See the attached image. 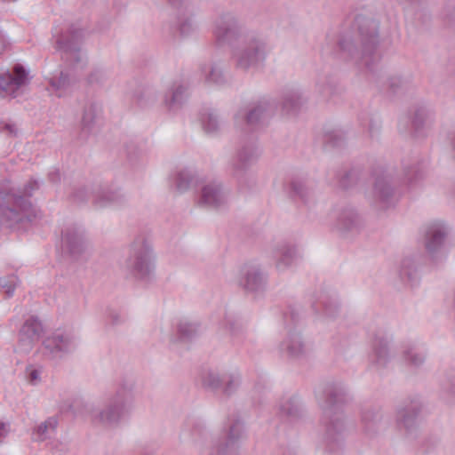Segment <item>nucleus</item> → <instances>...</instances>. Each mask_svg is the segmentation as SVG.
I'll use <instances>...</instances> for the list:
<instances>
[{
	"mask_svg": "<svg viewBox=\"0 0 455 455\" xmlns=\"http://www.w3.org/2000/svg\"><path fill=\"white\" fill-rule=\"evenodd\" d=\"M201 70L205 76V82L208 84L220 85L226 82L224 74L217 64L204 65Z\"/></svg>",
	"mask_w": 455,
	"mask_h": 455,
	"instance_id": "obj_41",
	"label": "nucleus"
},
{
	"mask_svg": "<svg viewBox=\"0 0 455 455\" xmlns=\"http://www.w3.org/2000/svg\"><path fill=\"white\" fill-rule=\"evenodd\" d=\"M177 10V28L181 36H188L196 30L188 0H169Z\"/></svg>",
	"mask_w": 455,
	"mask_h": 455,
	"instance_id": "obj_20",
	"label": "nucleus"
},
{
	"mask_svg": "<svg viewBox=\"0 0 455 455\" xmlns=\"http://www.w3.org/2000/svg\"><path fill=\"white\" fill-rule=\"evenodd\" d=\"M273 258L278 271H284L296 259V249L287 243H280L273 250Z\"/></svg>",
	"mask_w": 455,
	"mask_h": 455,
	"instance_id": "obj_30",
	"label": "nucleus"
},
{
	"mask_svg": "<svg viewBox=\"0 0 455 455\" xmlns=\"http://www.w3.org/2000/svg\"><path fill=\"white\" fill-rule=\"evenodd\" d=\"M403 358L409 365L419 367L425 362L426 355L419 350L414 343H408L403 347Z\"/></svg>",
	"mask_w": 455,
	"mask_h": 455,
	"instance_id": "obj_37",
	"label": "nucleus"
},
{
	"mask_svg": "<svg viewBox=\"0 0 455 455\" xmlns=\"http://www.w3.org/2000/svg\"><path fill=\"white\" fill-rule=\"evenodd\" d=\"M39 188V181L31 179L22 191H4L0 188V222L8 228L31 222L36 218V211L28 198Z\"/></svg>",
	"mask_w": 455,
	"mask_h": 455,
	"instance_id": "obj_3",
	"label": "nucleus"
},
{
	"mask_svg": "<svg viewBox=\"0 0 455 455\" xmlns=\"http://www.w3.org/2000/svg\"><path fill=\"white\" fill-rule=\"evenodd\" d=\"M289 197L294 201H299L304 205H309L314 202V193L306 180L302 179H292L286 188Z\"/></svg>",
	"mask_w": 455,
	"mask_h": 455,
	"instance_id": "obj_29",
	"label": "nucleus"
},
{
	"mask_svg": "<svg viewBox=\"0 0 455 455\" xmlns=\"http://www.w3.org/2000/svg\"><path fill=\"white\" fill-rule=\"evenodd\" d=\"M345 140V134L342 131L339 130H334L325 134V142L333 148L343 146Z\"/></svg>",
	"mask_w": 455,
	"mask_h": 455,
	"instance_id": "obj_49",
	"label": "nucleus"
},
{
	"mask_svg": "<svg viewBox=\"0 0 455 455\" xmlns=\"http://www.w3.org/2000/svg\"><path fill=\"white\" fill-rule=\"evenodd\" d=\"M257 148L252 140L243 143L239 148L236 159L232 164V174L242 184L245 171L257 160Z\"/></svg>",
	"mask_w": 455,
	"mask_h": 455,
	"instance_id": "obj_18",
	"label": "nucleus"
},
{
	"mask_svg": "<svg viewBox=\"0 0 455 455\" xmlns=\"http://www.w3.org/2000/svg\"><path fill=\"white\" fill-rule=\"evenodd\" d=\"M48 179L52 183H58L60 181V173L59 170H54L48 174Z\"/></svg>",
	"mask_w": 455,
	"mask_h": 455,
	"instance_id": "obj_61",
	"label": "nucleus"
},
{
	"mask_svg": "<svg viewBox=\"0 0 455 455\" xmlns=\"http://www.w3.org/2000/svg\"><path fill=\"white\" fill-rule=\"evenodd\" d=\"M133 400L132 384L124 382L102 408L87 405L86 410L94 424L116 427L131 412Z\"/></svg>",
	"mask_w": 455,
	"mask_h": 455,
	"instance_id": "obj_4",
	"label": "nucleus"
},
{
	"mask_svg": "<svg viewBox=\"0 0 455 455\" xmlns=\"http://www.w3.org/2000/svg\"><path fill=\"white\" fill-rule=\"evenodd\" d=\"M285 324L288 326L290 323L296 324L299 320V307L291 306L288 310L283 314Z\"/></svg>",
	"mask_w": 455,
	"mask_h": 455,
	"instance_id": "obj_54",
	"label": "nucleus"
},
{
	"mask_svg": "<svg viewBox=\"0 0 455 455\" xmlns=\"http://www.w3.org/2000/svg\"><path fill=\"white\" fill-rule=\"evenodd\" d=\"M154 259L151 243L145 236L139 235L130 245L124 267L132 277L146 281L153 275Z\"/></svg>",
	"mask_w": 455,
	"mask_h": 455,
	"instance_id": "obj_6",
	"label": "nucleus"
},
{
	"mask_svg": "<svg viewBox=\"0 0 455 455\" xmlns=\"http://www.w3.org/2000/svg\"><path fill=\"white\" fill-rule=\"evenodd\" d=\"M9 432V425L0 422V441L4 438Z\"/></svg>",
	"mask_w": 455,
	"mask_h": 455,
	"instance_id": "obj_62",
	"label": "nucleus"
},
{
	"mask_svg": "<svg viewBox=\"0 0 455 455\" xmlns=\"http://www.w3.org/2000/svg\"><path fill=\"white\" fill-rule=\"evenodd\" d=\"M361 425L365 435L371 437L379 434L385 427L381 408L367 404L361 410Z\"/></svg>",
	"mask_w": 455,
	"mask_h": 455,
	"instance_id": "obj_19",
	"label": "nucleus"
},
{
	"mask_svg": "<svg viewBox=\"0 0 455 455\" xmlns=\"http://www.w3.org/2000/svg\"><path fill=\"white\" fill-rule=\"evenodd\" d=\"M318 86L320 92L327 99L339 95L343 91L338 79L332 76L325 77L323 81L318 84Z\"/></svg>",
	"mask_w": 455,
	"mask_h": 455,
	"instance_id": "obj_40",
	"label": "nucleus"
},
{
	"mask_svg": "<svg viewBox=\"0 0 455 455\" xmlns=\"http://www.w3.org/2000/svg\"><path fill=\"white\" fill-rule=\"evenodd\" d=\"M61 247L72 259L79 260L90 254L91 244L83 228L76 224L61 232Z\"/></svg>",
	"mask_w": 455,
	"mask_h": 455,
	"instance_id": "obj_11",
	"label": "nucleus"
},
{
	"mask_svg": "<svg viewBox=\"0 0 455 455\" xmlns=\"http://www.w3.org/2000/svg\"><path fill=\"white\" fill-rule=\"evenodd\" d=\"M447 235V228L443 223L434 222L427 227L425 247L432 258H435V254L443 246Z\"/></svg>",
	"mask_w": 455,
	"mask_h": 455,
	"instance_id": "obj_23",
	"label": "nucleus"
},
{
	"mask_svg": "<svg viewBox=\"0 0 455 455\" xmlns=\"http://www.w3.org/2000/svg\"><path fill=\"white\" fill-rule=\"evenodd\" d=\"M117 323H119V317H118V315H115L112 316V323L116 324Z\"/></svg>",
	"mask_w": 455,
	"mask_h": 455,
	"instance_id": "obj_64",
	"label": "nucleus"
},
{
	"mask_svg": "<svg viewBox=\"0 0 455 455\" xmlns=\"http://www.w3.org/2000/svg\"><path fill=\"white\" fill-rule=\"evenodd\" d=\"M76 81V78L69 71H60L58 76L50 79V84L56 91H65L73 86Z\"/></svg>",
	"mask_w": 455,
	"mask_h": 455,
	"instance_id": "obj_42",
	"label": "nucleus"
},
{
	"mask_svg": "<svg viewBox=\"0 0 455 455\" xmlns=\"http://www.w3.org/2000/svg\"><path fill=\"white\" fill-rule=\"evenodd\" d=\"M399 276L405 284L411 287H414L419 283L420 273L414 257L408 256L403 259Z\"/></svg>",
	"mask_w": 455,
	"mask_h": 455,
	"instance_id": "obj_31",
	"label": "nucleus"
},
{
	"mask_svg": "<svg viewBox=\"0 0 455 455\" xmlns=\"http://www.w3.org/2000/svg\"><path fill=\"white\" fill-rule=\"evenodd\" d=\"M428 115L424 108H418L412 118V127L416 133H419L424 128Z\"/></svg>",
	"mask_w": 455,
	"mask_h": 455,
	"instance_id": "obj_51",
	"label": "nucleus"
},
{
	"mask_svg": "<svg viewBox=\"0 0 455 455\" xmlns=\"http://www.w3.org/2000/svg\"><path fill=\"white\" fill-rule=\"evenodd\" d=\"M197 335V324L182 320L177 325V337L174 338L173 341L188 342L193 340Z\"/></svg>",
	"mask_w": 455,
	"mask_h": 455,
	"instance_id": "obj_36",
	"label": "nucleus"
},
{
	"mask_svg": "<svg viewBox=\"0 0 455 455\" xmlns=\"http://www.w3.org/2000/svg\"><path fill=\"white\" fill-rule=\"evenodd\" d=\"M212 32L219 44L228 45H233L245 35L243 25L231 12H223L216 18Z\"/></svg>",
	"mask_w": 455,
	"mask_h": 455,
	"instance_id": "obj_12",
	"label": "nucleus"
},
{
	"mask_svg": "<svg viewBox=\"0 0 455 455\" xmlns=\"http://www.w3.org/2000/svg\"><path fill=\"white\" fill-rule=\"evenodd\" d=\"M18 281V277L13 275L0 278V288L4 291L8 298L13 295Z\"/></svg>",
	"mask_w": 455,
	"mask_h": 455,
	"instance_id": "obj_50",
	"label": "nucleus"
},
{
	"mask_svg": "<svg viewBox=\"0 0 455 455\" xmlns=\"http://www.w3.org/2000/svg\"><path fill=\"white\" fill-rule=\"evenodd\" d=\"M267 275L259 264L247 263L239 270L238 284L248 293L257 294L265 291Z\"/></svg>",
	"mask_w": 455,
	"mask_h": 455,
	"instance_id": "obj_14",
	"label": "nucleus"
},
{
	"mask_svg": "<svg viewBox=\"0 0 455 455\" xmlns=\"http://www.w3.org/2000/svg\"><path fill=\"white\" fill-rule=\"evenodd\" d=\"M201 122L204 131L208 134H214L220 131V120L213 110H207L202 114Z\"/></svg>",
	"mask_w": 455,
	"mask_h": 455,
	"instance_id": "obj_43",
	"label": "nucleus"
},
{
	"mask_svg": "<svg viewBox=\"0 0 455 455\" xmlns=\"http://www.w3.org/2000/svg\"><path fill=\"white\" fill-rule=\"evenodd\" d=\"M133 98L140 108H148L156 101L157 94L153 86L143 84L135 91Z\"/></svg>",
	"mask_w": 455,
	"mask_h": 455,
	"instance_id": "obj_35",
	"label": "nucleus"
},
{
	"mask_svg": "<svg viewBox=\"0 0 455 455\" xmlns=\"http://www.w3.org/2000/svg\"><path fill=\"white\" fill-rule=\"evenodd\" d=\"M191 438L194 442L199 441L205 434V427L202 422L196 421L191 424Z\"/></svg>",
	"mask_w": 455,
	"mask_h": 455,
	"instance_id": "obj_55",
	"label": "nucleus"
},
{
	"mask_svg": "<svg viewBox=\"0 0 455 455\" xmlns=\"http://www.w3.org/2000/svg\"><path fill=\"white\" fill-rule=\"evenodd\" d=\"M91 194L92 204L97 208L121 205L126 202V196L120 189H114L108 186L97 185Z\"/></svg>",
	"mask_w": 455,
	"mask_h": 455,
	"instance_id": "obj_21",
	"label": "nucleus"
},
{
	"mask_svg": "<svg viewBox=\"0 0 455 455\" xmlns=\"http://www.w3.org/2000/svg\"><path fill=\"white\" fill-rule=\"evenodd\" d=\"M422 408V402L418 395L403 399L396 408L395 419L399 427L405 429L408 433L414 431L418 427Z\"/></svg>",
	"mask_w": 455,
	"mask_h": 455,
	"instance_id": "obj_13",
	"label": "nucleus"
},
{
	"mask_svg": "<svg viewBox=\"0 0 455 455\" xmlns=\"http://www.w3.org/2000/svg\"><path fill=\"white\" fill-rule=\"evenodd\" d=\"M7 46V42L4 36L0 33V55L5 51Z\"/></svg>",
	"mask_w": 455,
	"mask_h": 455,
	"instance_id": "obj_63",
	"label": "nucleus"
},
{
	"mask_svg": "<svg viewBox=\"0 0 455 455\" xmlns=\"http://www.w3.org/2000/svg\"><path fill=\"white\" fill-rule=\"evenodd\" d=\"M387 89L393 94L402 93L409 89L411 81L401 76L394 75L387 78Z\"/></svg>",
	"mask_w": 455,
	"mask_h": 455,
	"instance_id": "obj_44",
	"label": "nucleus"
},
{
	"mask_svg": "<svg viewBox=\"0 0 455 455\" xmlns=\"http://www.w3.org/2000/svg\"><path fill=\"white\" fill-rule=\"evenodd\" d=\"M373 175L376 176L373 186V201L380 209H387L394 204L395 201V193L391 184V176L385 170L379 172L375 171Z\"/></svg>",
	"mask_w": 455,
	"mask_h": 455,
	"instance_id": "obj_16",
	"label": "nucleus"
},
{
	"mask_svg": "<svg viewBox=\"0 0 455 455\" xmlns=\"http://www.w3.org/2000/svg\"><path fill=\"white\" fill-rule=\"evenodd\" d=\"M84 37L82 28L72 24L67 31L61 32L56 40V50L61 59L70 66H76L82 61L81 44Z\"/></svg>",
	"mask_w": 455,
	"mask_h": 455,
	"instance_id": "obj_9",
	"label": "nucleus"
},
{
	"mask_svg": "<svg viewBox=\"0 0 455 455\" xmlns=\"http://www.w3.org/2000/svg\"><path fill=\"white\" fill-rule=\"evenodd\" d=\"M442 17L448 27L455 28V7L447 6L442 12Z\"/></svg>",
	"mask_w": 455,
	"mask_h": 455,
	"instance_id": "obj_56",
	"label": "nucleus"
},
{
	"mask_svg": "<svg viewBox=\"0 0 455 455\" xmlns=\"http://www.w3.org/2000/svg\"><path fill=\"white\" fill-rule=\"evenodd\" d=\"M58 425V419L55 417H50L45 421L38 425L34 434L37 435V439L43 441L47 438L50 432H53Z\"/></svg>",
	"mask_w": 455,
	"mask_h": 455,
	"instance_id": "obj_45",
	"label": "nucleus"
},
{
	"mask_svg": "<svg viewBox=\"0 0 455 455\" xmlns=\"http://www.w3.org/2000/svg\"><path fill=\"white\" fill-rule=\"evenodd\" d=\"M281 418L289 421H295L302 415V409L297 397L292 396L283 399L279 406Z\"/></svg>",
	"mask_w": 455,
	"mask_h": 455,
	"instance_id": "obj_34",
	"label": "nucleus"
},
{
	"mask_svg": "<svg viewBox=\"0 0 455 455\" xmlns=\"http://www.w3.org/2000/svg\"><path fill=\"white\" fill-rule=\"evenodd\" d=\"M6 131L10 135L15 136L17 133L16 128L13 124L4 123L0 119V132Z\"/></svg>",
	"mask_w": 455,
	"mask_h": 455,
	"instance_id": "obj_60",
	"label": "nucleus"
},
{
	"mask_svg": "<svg viewBox=\"0 0 455 455\" xmlns=\"http://www.w3.org/2000/svg\"><path fill=\"white\" fill-rule=\"evenodd\" d=\"M89 193L85 187L75 188L70 195V199L75 204H83L88 200Z\"/></svg>",
	"mask_w": 455,
	"mask_h": 455,
	"instance_id": "obj_53",
	"label": "nucleus"
},
{
	"mask_svg": "<svg viewBox=\"0 0 455 455\" xmlns=\"http://www.w3.org/2000/svg\"><path fill=\"white\" fill-rule=\"evenodd\" d=\"M443 395L448 403L453 402L455 398V378L451 380L449 385H443Z\"/></svg>",
	"mask_w": 455,
	"mask_h": 455,
	"instance_id": "obj_58",
	"label": "nucleus"
},
{
	"mask_svg": "<svg viewBox=\"0 0 455 455\" xmlns=\"http://www.w3.org/2000/svg\"><path fill=\"white\" fill-rule=\"evenodd\" d=\"M361 176L359 169L345 170L336 174L337 185L342 189H348L355 186Z\"/></svg>",
	"mask_w": 455,
	"mask_h": 455,
	"instance_id": "obj_38",
	"label": "nucleus"
},
{
	"mask_svg": "<svg viewBox=\"0 0 455 455\" xmlns=\"http://www.w3.org/2000/svg\"><path fill=\"white\" fill-rule=\"evenodd\" d=\"M269 52L267 37L257 32L246 33L233 52L235 67L247 71L263 64Z\"/></svg>",
	"mask_w": 455,
	"mask_h": 455,
	"instance_id": "obj_5",
	"label": "nucleus"
},
{
	"mask_svg": "<svg viewBox=\"0 0 455 455\" xmlns=\"http://www.w3.org/2000/svg\"><path fill=\"white\" fill-rule=\"evenodd\" d=\"M101 115V108L96 103L86 105L83 111L78 139L85 140L96 127Z\"/></svg>",
	"mask_w": 455,
	"mask_h": 455,
	"instance_id": "obj_25",
	"label": "nucleus"
},
{
	"mask_svg": "<svg viewBox=\"0 0 455 455\" xmlns=\"http://www.w3.org/2000/svg\"><path fill=\"white\" fill-rule=\"evenodd\" d=\"M198 204L202 206L217 209L226 204V196L220 184L215 182L202 188Z\"/></svg>",
	"mask_w": 455,
	"mask_h": 455,
	"instance_id": "obj_26",
	"label": "nucleus"
},
{
	"mask_svg": "<svg viewBox=\"0 0 455 455\" xmlns=\"http://www.w3.org/2000/svg\"><path fill=\"white\" fill-rule=\"evenodd\" d=\"M242 382L237 371H219L207 370L202 374L203 387L223 398H229L239 388Z\"/></svg>",
	"mask_w": 455,
	"mask_h": 455,
	"instance_id": "obj_8",
	"label": "nucleus"
},
{
	"mask_svg": "<svg viewBox=\"0 0 455 455\" xmlns=\"http://www.w3.org/2000/svg\"><path fill=\"white\" fill-rule=\"evenodd\" d=\"M336 227L342 233L357 230L359 217L355 209L351 207L343 208L337 217Z\"/></svg>",
	"mask_w": 455,
	"mask_h": 455,
	"instance_id": "obj_32",
	"label": "nucleus"
},
{
	"mask_svg": "<svg viewBox=\"0 0 455 455\" xmlns=\"http://www.w3.org/2000/svg\"><path fill=\"white\" fill-rule=\"evenodd\" d=\"M195 183V175L188 170H181L173 176V186L179 193L188 191Z\"/></svg>",
	"mask_w": 455,
	"mask_h": 455,
	"instance_id": "obj_39",
	"label": "nucleus"
},
{
	"mask_svg": "<svg viewBox=\"0 0 455 455\" xmlns=\"http://www.w3.org/2000/svg\"><path fill=\"white\" fill-rule=\"evenodd\" d=\"M226 325L233 338L235 344H241L243 342L242 326L238 321L232 317L226 318Z\"/></svg>",
	"mask_w": 455,
	"mask_h": 455,
	"instance_id": "obj_48",
	"label": "nucleus"
},
{
	"mask_svg": "<svg viewBox=\"0 0 455 455\" xmlns=\"http://www.w3.org/2000/svg\"><path fill=\"white\" fill-rule=\"evenodd\" d=\"M44 333V327L36 316H30L19 331L18 347L23 353L32 350Z\"/></svg>",
	"mask_w": 455,
	"mask_h": 455,
	"instance_id": "obj_17",
	"label": "nucleus"
},
{
	"mask_svg": "<svg viewBox=\"0 0 455 455\" xmlns=\"http://www.w3.org/2000/svg\"><path fill=\"white\" fill-rule=\"evenodd\" d=\"M246 437L243 422L239 418L228 419L223 437L212 448L217 455H237L242 441Z\"/></svg>",
	"mask_w": 455,
	"mask_h": 455,
	"instance_id": "obj_10",
	"label": "nucleus"
},
{
	"mask_svg": "<svg viewBox=\"0 0 455 455\" xmlns=\"http://www.w3.org/2000/svg\"><path fill=\"white\" fill-rule=\"evenodd\" d=\"M403 164L404 178L407 180L409 184H411L420 179L423 174V169L418 161H415L412 164Z\"/></svg>",
	"mask_w": 455,
	"mask_h": 455,
	"instance_id": "obj_46",
	"label": "nucleus"
},
{
	"mask_svg": "<svg viewBox=\"0 0 455 455\" xmlns=\"http://www.w3.org/2000/svg\"><path fill=\"white\" fill-rule=\"evenodd\" d=\"M107 79L106 72L100 68H95L87 76V83L92 85H101Z\"/></svg>",
	"mask_w": 455,
	"mask_h": 455,
	"instance_id": "obj_52",
	"label": "nucleus"
},
{
	"mask_svg": "<svg viewBox=\"0 0 455 455\" xmlns=\"http://www.w3.org/2000/svg\"><path fill=\"white\" fill-rule=\"evenodd\" d=\"M379 22L371 15L357 13L348 31L342 33L338 46L344 58L374 72L381 60Z\"/></svg>",
	"mask_w": 455,
	"mask_h": 455,
	"instance_id": "obj_1",
	"label": "nucleus"
},
{
	"mask_svg": "<svg viewBox=\"0 0 455 455\" xmlns=\"http://www.w3.org/2000/svg\"><path fill=\"white\" fill-rule=\"evenodd\" d=\"M187 88L180 84H173L164 95V104L169 110L180 108L187 99Z\"/></svg>",
	"mask_w": 455,
	"mask_h": 455,
	"instance_id": "obj_33",
	"label": "nucleus"
},
{
	"mask_svg": "<svg viewBox=\"0 0 455 455\" xmlns=\"http://www.w3.org/2000/svg\"><path fill=\"white\" fill-rule=\"evenodd\" d=\"M275 108L274 101L261 99L240 109L235 116V123L245 132L257 131L274 115Z\"/></svg>",
	"mask_w": 455,
	"mask_h": 455,
	"instance_id": "obj_7",
	"label": "nucleus"
},
{
	"mask_svg": "<svg viewBox=\"0 0 455 455\" xmlns=\"http://www.w3.org/2000/svg\"><path fill=\"white\" fill-rule=\"evenodd\" d=\"M318 303L322 305L323 313L330 317H334L339 311L337 299L332 296L325 294L321 297Z\"/></svg>",
	"mask_w": 455,
	"mask_h": 455,
	"instance_id": "obj_47",
	"label": "nucleus"
},
{
	"mask_svg": "<svg viewBox=\"0 0 455 455\" xmlns=\"http://www.w3.org/2000/svg\"><path fill=\"white\" fill-rule=\"evenodd\" d=\"M280 348L291 358H302L309 351L300 333L294 332L291 330L289 331L287 338L281 343Z\"/></svg>",
	"mask_w": 455,
	"mask_h": 455,
	"instance_id": "obj_27",
	"label": "nucleus"
},
{
	"mask_svg": "<svg viewBox=\"0 0 455 455\" xmlns=\"http://www.w3.org/2000/svg\"><path fill=\"white\" fill-rule=\"evenodd\" d=\"M315 396L326 428V451L331 455H340L345 430L342 406L348 400L347 387L341 381L329 380L316 391Z\"/></svg>",
	"mask_w": 455,
	"mask_h": 455,
	"instance_id": "obj_2",
	"label": "nucleus"
},
{
	"mask_svg": "<svg viewBox=\"0 0 455 455\" xmlns=\"http://www.w3.org/2000/svg\"><path fill=\"white\" fill-rule=\"evenodd\" d=\"M307 99L297 89H286L282 94L281 108L287 116L297 115L306 104Z\"/></svg>",
	"mask_w": 455,
	"mask_h": 455,
	"instance_id": "obj_28",
	"label": "nucleus"
},
{
	"mask_svg": "<svg viewBox=\"0 0 455 455\" xmlns=\"http://www.w3.org/2000/svg\"><path fill=\"white\" fill-rule=\"evenodd\" d=\"M392 336L386 331H378L372 340V363L385 367L391 358L389 343Z\"/></svg>",
	"mask_w": 455,
	"mask_h": 455,
	"instance_id": "obj_24",
	"label": "nucleus"
},
{
	"mask_svg": "<svg viewBox=\"0 0 455 455\" xmlns=\"http://www.w3.org/2000/svg\"><path fill=\"white\" fill-rule=\"evenodd\" d=\"M368 132L370 137L375 138L380 131V121L377 117H370L368 122Z\"/></svg>",
	"mask_w": 455,
	"mask_h": 455,
	"instance_id": "obj_57",
	"label": "nucleus"
},
{
	"mask_svg": "<svg viewBox=\"0 0 455 455\" xmlns=\"http://www.w3.org/2000/svg\"><path fill=\"white\" fill-rule=\"evenodd\" d=\"M28 380L32 385H36L40 382L41 371L39 369L28 368Z\"/></svg>",
	"mask_w": 455,
	"mask_h": 455,
	"instance_id": "obj_59",
	"label": "nucleus"
},
{
	"mask_svg": "<svg viewBox=\"0 0 455 455\" xmlns=\"http://www.w3.org/2000/svg\"><path fill=\"white\" fill-rule=\"evenodd\" d=\"M44 353L52 359H60L73 352L76 347L75 336L70 332L56 331L43 341Z\"/></svg>",
	"mask_w": 455,
	"mask_h": 455,
	"instance_id": "obj_15",
	"label": "nucleus"
},
{
	"mask_svg": "<svg viewBox=\"0 0 455 455\" xmlns=\"http://www.w3.org/2000/svg\"><path fill=\"white\" fill-rule=\"evenodd\" d=\"M28 82V72L21 64H15L12 72L0 74V90L7 94H13Z\"/></svg>",
	"mask_w": 455,
	"mask_h": 455,
	"instance_id": "obj_22",
	"label": "nucleus"
}]
</instances>
